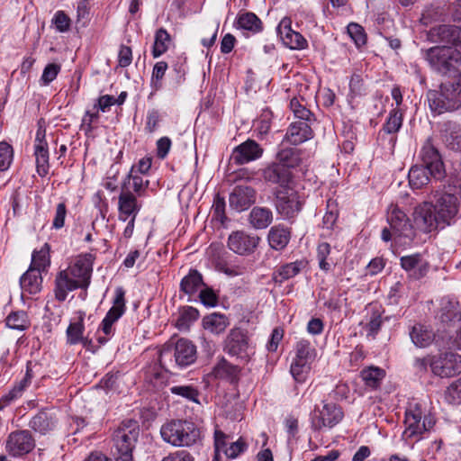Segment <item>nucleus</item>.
Returning a JSON list of instances; mask_svg holds the SVG:
<instances>
[{
  "instance_id": "obj_1",
  "label": "nucleus",
  "mask_w": 461,
  "mask_h": 461,
  "mask_svg": "<svg viewBox=\"0 0 461 461\" xmlns=\"http://www.w3.org/2000/svg\"><path fill=\"white\" fill-rule=\"evenodd\" d=\"M427 101L431 113L440 115L461 108V77L442 82L438 89L427 92Z\"/></svg>"
},
{
  "instance_id": "obj_2",
  "label": "nucleus",
  "mask_w": 461,
  "mask_h": 461,
  "mask_svg": "<svg viewBox=\"0 0 461 461\" xmlns=\"http://www.w3.org/2000/svg\"><path fill=\"white\" fill-rule=\"evenodd\" d=\"M424 57L430 68L450 79L458 78L461 73L457 67L461 63L460 51L452 46H436L427 50Z\"/></svg>"
},
{
  "instance_id": "obj_3",
  "label": "nucleus",
  "mask_w": 461,
  "mask_h": 461,
  "mask_svg": "<svg viewBox=\"0 0 461 461\" xmlns=\"http://www.w3.org/2000/svg\"><path fill=\"white\" fill-rule=\"evenodd\" d=\"M140 425L134 420L122 421L113 436L115 461H133L132 451L140 436Z\"/></svg>"
},
{
  "instance_id": "obj_4",
  "label": "nucleus",
  "mask_w": 461,
  "mask_h": 461,
  "mask_svg": "<svg viewBox=\"0 0 461 461\" xmlns=\"http://www.w3.org/2000/svg\"><path fill=\"white\" fill-rule=\"evenodd\" d=\"M436 201L434 211L438 213V219L441 228L450 225L459 215L461 210V189L457 186H444L443 190L435 194Z\"/></svg>"
},
{
  "instance_id": "obj_5",
  "label": "nucleus",
  "mask_w": 461,
  "mask_h": 461,
  "mask_svg": "<svg viewBox=\"0 0 461 461\" xmlns=\"http://www.w3.org/2000/svg\"><path fill=\"white\" fill-rule=\"evenodd\" d=\"M196 359V348L188 339H179L175 346L164 348L158 361L162 367L168 370L174 366L185 367L193 364Z\"/></svg>"
},
{
  "instance_id": "obj_6",
  "label": "nucleus",
  "mask_w": 461,
  "mask_h": 461,
  "mask_svg": "<svg viewBox=\"0 0 461 461\" xmlns=\"http://www.w3.org/2000/svg\"><path fill=\"white\" fill-rule=\"evenodd\" d=\"M162 438L175 447H189L194 444L200 431L192 422L172 420L164 424L160 429Z\"/></svg>"
},
{
  "instance_id": "obj_7",
  "label": "nucleus",
  "mask_w": 461,
  "mask_h": 461,
  "mask_svg": "<svg viewBox=\"0 0 461 461\" xmlns=\"http://www.w3.org/2000/svg\"><path fill=\"white\" fill-rule=\"evenodd\" d=\"M223 351L244 362H248L254 354L247 333L240 329H231L223 340Z\"/></svg>"
},
{
  "instance_id": "obj_8",
  "label": "nucleus",
  "mask_w": 461,
  "mask_h": 461,
  "mask_svg": "<svg viewBox=\"0 0 461 461\" xmlns=\"http://www.w3.org/2000/svg\"><path fill=\"white\" fill-rule=\"evenodd\" d=\"M35 445V439L28 429L12 431L5 442V451L13 457H22L29 454Z\"/></svg>"
},
{
  "instance_id": "obj_9",
  "label": "nucleus",
  "mask_w": 461,
  "mask_h": 461,
  "mask_svg": "<svg viewBox=\"0 0 461 461\" xmlns=\"http://www.w3.org/2000/svg\"><path fill=\"white\" fill-rule=\"evenodd\" d=\"M125 292L122 287H118L115 290V298L112 308L108 311L105 317L102 321L101 330L106 338L98 337V342L104 344L108 341L109 338L113 335V325L116 322L125 312Z\"/></svg>"
},
{
  "instance_id": "obj_10",
  "label": "nucleus",
  "mask_w": 461,
  "mask_h": 461,
  "mask_svg": "<svg viewBox=\"0 0 461 461\" xmlns=\"http://www.w3.org/2000/svg\"><path fill=\"white\" fill-rule=\"evenodd\" d=\"M429 366L435 375L452 377L461 373V356L446 352L431 357Z\"/></svg>"
},
{
  "instance_id": "obj_11",
  "label": "nucleus",
  "mask_w": 461,
  "mask_h": 461,
  "mask_svg": "<svg viewBox=\"0 0 461 461\" xmlns=\"http://www.w3.org/2000/svg\"><path fill=\"white\" fill-rule=\"evenodd\" d=\"M276 207L284 218H294L302 209V201L298 193L289 187L280 188L276 192Z\"/></svg>"
},
{
  "instance_id": "obj_12",
  "label": "nucleus",
  "mask_w": 461,
  "mask_h": 461,
  "mask_svg": "<svg viewBox=\"0 0 461 461\" xmlns=\"http://www.w3.org/2000/svg\"><path fill=\"white\" fill-rule=\"evenodd\" d=\"M94 256L92 254L80 255L72 265L66 268V271L80 283L82 288H86L90 284Z\"/></svg>"
},
{
  "instance_id": "obj_13",
  "label": "nucleus",
  "mask_w": 461,
  "mask_h": 461,
  "mask_svg": "<svg viewBox=\"0 0 461 461\" xmlns=\"http://www.w3.org/2000/svg\"><path fill=\"white\" fill-rule=\"evenodd\" d=\"M343 418L341 409L332 402H324L321 410H316L312 418V426L316 429L332 428Z\"/></svg>"
},
{
  "instance_id": "obj_14",
  "label": "nucleus",
  "mask_w": 461,
  "mask_h": 461,
  "mask_svg": "<svg viewBox=\"0 0 461 461\" xmlns=\"http://www.w3.org/2000/svg\"><path fill=\"white\" fill-rule=\"evenodd\" d=\"M437 216L438 213L434 211V205L430 203H423L417 206L413 213L415 224L426 232L441 228V223Z\"/></svg>"
},
{
  "instance_id": "obj_15",
  "label": "nucleus",
  "mask_w": 461,
  "mask_h": 461,
  "mask_svg": "<svg viewBox=\"0 0 461 461\" xmlns=\"http://www.w3.org/2000/svg\"><path fill=\"white\" fill-rule=\"evenodd\" d=\"M259 238L249 235L243 230L232 232L228 239V247L230 250L239 255H249L258 247Z\"/></svg>"
},
{
  "instance_id": "obj_16",
  "label": "nucleus",
  "mask_w": 461,
  "mask_h": 461,
  "mask_svg": "<svg viewBox=\"0 0 461 461\" xmlns=\"http://www.w3.org/2000/svg\"><path fill=\"white\" fill-rule=\"evenodd\" d=\"M420 158L431 176L440 179L445 175L444 165L438 149L427 140L420 150Z\"/></svg>"
},
{
  "instance_id": "obj_17",
  "label": "nucleus",
  "mask_w": 461,
  "mask_h": 461,
  "mask_svg": "<svg viewBox=\"0 0 461 461\" xmlns=\"http://www.w3.org/2000/svg\"><path fill=\"white\" fill-rule=\"evenodd\" d=\"M387 221L393 233L399 237L411 239L412 228L406 214L396 205H391L387 211Z\"/></svg>"
},
{
  "instance_id": "obj_18",
  "label": "nucleus",
  "mask_w": 461,
  "mask_h": 461,
  "mask_svg": "<svg viewBox=\"0 0 461 461\" xmlns=\"http://www.w3.org/2000/svg\"><path fill=\"white\" fill-rule=\"evenodd\" d=\"M263 149L253 140H247L234 148L230 159L237 165H244L259 158Z\"/></svg>"
},
{
  "instance_id": "obj_19",
  "label": "nucleus",
  "mask_w": 461,
  "mask_h": 461,
  "mask_svg": "<svg viewBox=\"0 0 461 461\" xmlns=\"http://www.w3.org/2000/svg\"><path fill=\"white\" fill-rule=\"evenodd\" d=\"M400 262L408 277L413 280L423 278L429 269L428 261L419 253L403 256L400 258Z\"/></svg>"
},
{
  "instance_id": "obj_20",
  "label": "nucleus",
  "mask_w": 461,
  "mask_h": 461,
  "mask_svg": "<svg viewBox=\"0 0 461 461\" xmlns=\"http://www.w3.org/2000/svg\"><path fill=\"white\" fill-rule=\"evenodd\" d=\"M262 177L267 183L286 188L292 180L293 175L291 170L275 160L262 169Z\"/></svg>"
},
{
  "instance_id": "obj_21",
  "label": "nucleus",
  "mask_w": 461,
  "mask_h": 461,
  "mask_svg": "<svg viewBox=\"0 0 461 461\" xmlns=\"http://www.w3.org/2000/svg\"><path fill=\"white\" fill-rule=\"evenodd\" d=\"M277 32L284 44L290 49L303 50L306 48L307 41L301 33L292 30L291 20L289 18L281 20L277 27Z\"/></svg>"
},
{
  "instance_id": "obj_22",
  "label": "nucleus",
  "mask_w": 461,
  "mask_h": 461,
  "mask_svg": "<svg viewBox=\"0 0 461 461\" xmlns=\"http://www.w3.org/2000/svg\"><path fill=\"white\" fill-rule=\"evenodd\" d=\"M440 136L446 148L454 152H461V125L447 121L441 124Z\"/></svg>"
},
{
  "instance_id": "obj_23",
  "label": "nucleus",
  "mask_w": 461,
  "mask_h": 461,
  "mask_svg": "<svg viewBox=\"0 0 461 461\" xmlns=\"http://www.w3.org/2000/svg\"><path fill=\"white\" fill-rule=\"evenodd\" d=\"M256 201L255 190L248 185H237L230 194V207L241 212L249 207Z\"/></svg>"
},
{
  "instance_id": "obj_24",
  "label": "nucleus",
  "mask_w": 461,
  "mask_h": 461,
  "mask_svg": "<svg viewBox=\"0 0 461 461\" xmlns=\"http://www.w3.org/2000/svg\"><path fill=\"white\" fill-rule=\"evenodd\" d=\"M421 415L422 413L419 407L406 411L404 420L406 429L402 434L403 438H411L420 437L428 429L425 420L421 422Z\"/></svg>"
},
{
  "instance_id": "obj_25",
  "label": "nucleus",
  "mask_w": 461,
  "mask_h": 461,
  "mask_svg": "<svg viewBox=\"0 0 461 461\" xmlns=\"http://www.w3.org/2000/svg\"><path fill=\"white\" fill-rule=\"evenodd\" d=\"M77 288H82L80 283L71 276L66 269L59 271L55 278L54 294L55 298L63 302L68 296V293Z\"/></svg>"
},
{
  "instance_id": "obj_26",
  "label": "nucleus",
  "mask_w": 461,
  "mask_h": 461,
  "mask_svg": "<svg viewBox=\"0 0 461 461\" xmlns=\"http://www.w3.org/2000/svg\"><path fill=\"white\" fill-rule=\"evenodd\" d=\"M77 288H82L80 283L71 276L66 269L59 271L55 278L54 294L55 298L63 302L68 296V293Z\"/></svg>"
},
{
  "instance_id": "obj_27",
  "label": "nucleus",
  "mask_w": 461,
  "mask_h": 461,
  "mask_svg": "<svg viewBox=\"0 0 461 461\" xmlns=\"http://www.w3.org/2000/svg\"><path fill=\"white\" fill-rule=\"evenodd\" d=\"M44 138L45 131L39 129L35 138L34 155L37 172L41 176H46L49 171V151Z\"/></svg>"
},
{
  "instance_id": "obj_28",
  "label": "nucleus",
  "mask_w": 461,
  "mask_h": 461,
  "mask_svg": "<svg viewBox=\"0 0 461 461\" xmlns=\"http://www.w3.org/2000/svg\"><path fill=\"white\" fill-rule=\"evenodd\" d=\"M430 36L433 41L443 44L461 45V29L455 25L444 24L434 28L430 31Z\"/></svg>"
},
{
  "instance_id": "obj_29",
  "label": "nucleus",
  "mask_w": 461,
  "mask_h": 461,
  "mask_svg": "<svg viewBox=\"0 0 461 461\" xmlns=\"http://www.w3.org/2000/svg\"><path fill=\"white\" fill-rule=\"evenodd\" d=\"M313 131L309 122L297 121L289 126L285 139L292 145H299L312 139Z\"/></svg>"
},
{
  "instance_id": "obj_30",
  "label": "nucleus",
  "mask_w": 461,
  "mask_h": 461,
  "mask_svg": "<svg viewBox=\"0 0 461 461\" xmlns=\"http://www.w3.org/2000/svg\"><path fill=\"white\" fill-rule=\"evenodd\" d=\"M119 219L127 221L129 217L136 218L140 204L138 203L136 196L130 191L122 192L118 197Z\"/></svg>"
},
{
  "instance_id": "obj_31",
  "label": "nucleus",
  "mask_w": 461,
  "mask_h": 461,
  "mask_svg": "<svg viewBox=\"0 0 461 461\" xmlns=\"http://www.w3.org/2000/svg\"><path fill=\"white\" fill-rule=\"evenodd\" d=\"M57 424L56 413L52 410H44L33 416L29 423L32 429L42 435L52 430Z\"/></svg>"
},
{
  "instance_id": "obj_32",
  "label": "nucleus",
  "mask_w": 461,
  "mask_h": 461,
  "mask_svg": "<svg viewBox=\"0 0 461 461\" xmlns=\"http://www.w3.org/2000/svg\"><path fill=\"white\" fill-rule=\"evenodd\" d=\"M41 271L29 267V269L21 276L20 285L23 292L30 294H38L42 287V277Z\"/></svg>"
},
{
  "instance_id": "obj_33",
  "label": "nucleus",
  "mask_w": 461,
  "mask_h": 461,
  "mask_svg": "<svg viewBox=\"0 0 461 461\" xmlns=\"http://www.w3.org/2000/svg\"><path fill=\"white\" fill-rule=\"evenodd\" d=\"M410 337L416 347L426 348L434 341L435 333L429 326L416 323L410 330Z\"/></svg>"
},
{
  "instance_id": "obj_34",
  "label": "nucleus",
  "mask_w": 461,
  "mask_h": 461,
  "mask_svg": "<svg viewBox=\"0 0 461 461\" xmlns=\"http://www.w3.org/2000/svg\"><path fill=\"white\" fill-rule=\"evenodd\" d=\"M272 221L273 212L269 208L255 206L249 212V222L254 229H266Z\"/></svg>"
},
{
  "instance_id": "obj_35",
  "label": "nucleus",
  "mask_w": 461,
  "mask_h": 461,
  "mask_svg": "<svg viewBox=\"0 0 461 461\" xmlns=\"http://www.w3.org/2000/svg\"><path fill=\"white\" fill-rule=\"evenodd\" d=\"M229 325L230 321L224 314L213 312L203 318V329L215 335L224 332Z\"/></svg>"
},
{
  "instance_id": "obj_36",
  "label": "nucleus",
  "mask_w": 461,
  "mask_h": 461,
  "mask_svg": "<svg viewBox=\"0 0 461 461\" xmlns=\"http://www.w3.org/2000/svg\"><path fill=\"white\" fill-rule=\"evenodd\" d=\"M302 152L295 148H283L276 153V160L285 167L291 170L298 167L302 162Z\"/></svg>"
},
{
  "instance_id": "obj_37",
  "label": "nucleus",
  "mask_w": 461,
  "mask_h": 461,
  "mask_svg": "<svg viewBox=\"0 0 461 461\" xmlns=\"http://www.w3.org/2000/svg\"><path fill=\"white\" fill-rule=\"evenodd\" d=\"M267 238L270 247L274 249L280 250L288 244L291 233L287 228L278 225L270 229Z\"/></svg>"
},
{
  "instance_id": "obj_38",
  "label": "nucleus",
  "mask_w": 461,
  "mask_h": 461,
  "mask_svg": "<svg viewBox=\"0 0 461 461\" xmlns=\"http://www.w3.org/2000/svg\"><path fill=\"white\" fill-rule=\"evenodd\" d=\"M429 171L425 166L415 165L411 167L408 179L409 184L413 189H420L426 185L429 181Z\"/></svg>"
},
{
  "instance_id": "obj_39",
  "label": "nucleus",
  "mask_w": 461,
  "mask_h": 461,
  "mask_svg": "<svg viewBox=\"0 0 461 461\" xmlns=\"http://www.w3.org/2000/svg\"><path fill=\"white\" fill-rule=\"evenodd\" d=\"M240 371V370L238 366L228 362L223 357L213 367V374L215 377L227 379L230 382H234L238 378Z\"/></svg>"
},
{
  "instance_id": "obj_40",
  "label": "nucleus",
  "mask_w": 461,
  "mask_h": 461,
  "mask_svg": "<svg viewBox=\"0 0 461 461\" xmlns=\"http://www.w3.org/2000/svg\"><path fill=\"white\" fill-rule=\"evenodd\" d=\"M238 28L249 31L253 33L259 32L262 30L261 20L251 12H243L237 17Z\"/></svg>"
},
{
  "instance_id": "obj_41",
  "label": "nucleus",
  "mask_w": 461,
  "mask_h": 461,
  "mask_svg": "<svg viewBox=\"0 0 461 461\" xmlns=\"http://www.w3.org/2000/svg\"><path fill=\"white\" fill-rule=\"evenodd\" d=\"M202 285L203 278L201 274L197 270H190L188 275L182 279L180 289L185 294L192 295L195 294Z\"/></svg>"
},
{
  "instance_id": "obj_42",
  "label": "nucleus",
  "mask_w": 461,
  "mask_h": 461,
  "mask_svg": "<svg viewBox=\"0 0 461 461\" xmlns=\"http://www.w3.org/2000/svg\"><path fill=\"white\" fill-rule=\"evenodd\" d=\"M50 264V246L45 243L41 249L34 250L32 255V262L30 267L44 272Z\"/></svg>"
},
{
  "instance_id": "obj_43",
  "label": "nucleus",
  "mask_w": 461,
  "mask_h": 461,
  "mask_svg": "<svg viewBox=\"0 0 461 461\" xmlns=\"http://www.w3.org/2000/svg\"><path fill=\"white\" fill-rule=\"evenodd\" d=\"M302 266L303 263L299 261L281 266L273 274L274 281L276 283H283L284 281L295 276L301 271Z\"/></svg>"
},
{
  "instance_id": "obj_44",
  "label": "nucleus",
  "mask_w": 461,
  "mask_h": 461,
  "mask_svg": "<svg viewBox=\"0 0 461 461\" xmlns=\"http://www.w3.org/2000/svg\"><path fill=\"white\" fill-rule=\"evenodd\" d=\"M198 311L191 306L183 307L179 311V316L176 321V326L180 330H187L190 325L198 319Z\"/></svg>"
},
{
  "instance_id": "obj_45",
  "label": "nucleus",
  "mask_w": 461,
  "mask_h": 461,
  "mask_svg": "<svg viewBox=\"0 0 461 461\" xmlns=\"http://www.w3.org/2000/svg\"><path fill=\"white\" fill-rule=\"evenodd\" d=\"M384 375V370L376 366H369L361 371L362 379L371 388L378 387Z\"/></svg>"
},
{
  "instance_id": "obj_46",
  "label": "nucleus",
  "mask_w": 461,
  "mask_h": 461,
  "mask_svg": "<svg viewBox=\"0 0 461 461\" xmlns=\"http://www.w3.org/2000/svg\"><path fill=\"white\" fill-rule=\"evenodd\" d=\"M171 38L168 32L163 28L158 29L155 34V41L152 50L153 57L158 58L164 54L167 50Z\"/></svg>"
},
{
  "instance_id": "obj_47",
  "label": "nucleus",
  "mask_w": 461,
  "mask_h": 461,
  "mask_svg": "<svg viewBox=\"0 0 461 461\" xmlns=\"http://www.w3.org/2000/svg\"><path fill=\"white\" fill-rule=\"evenodd\" d=\"M444 399L448 404H461V377L448 384L444 392Z\"/></svg>"
},
{
  "instance_id": "obj_48",
  "label": "nucleus",
  "mask_w": 461,
  "mask_h": 461,
  "mask_svg": "<svg viewBox=\"0 0 461 461\" xmlns=\"http://www.w3.org/2000/svg\"><path fill=\"white\" fill-rule=\"evenodd\" d=\"M6 325L14 330H26L29 327L26 312L20 311L10 313L6 318Z\"/></svg>"
},
{
  "instance_id": "obj_49",
  "label": "nucleus",
  "mask_w": 461,
  "mask_h": 461,
  "mask_svg": "<svg viewBox=\"0 0 461 461\" xmlns=\"http://www.w3.org/2000/svg\"><path fill=\"white\" fill-rule=\"evenodd\" d=\"M402 124V113L400 109L394 108L390 112L389 117L384 123L383 130L388 134L395 133L400 130Z\"/></svg>"
},
{
  "instance_id": "obj_50",
  "label": "nucleus",
  "mask_w": 461,
  "mask_h": 461,
  "mask_svg": "<svg viewBox=\"0 0 461 461\" xmlns=\"http://www.w3.org/2000/svg\"><path fill=\"white\" fill-rule=\"evenodd\" d=\"M314 349L311 348V344L307 340H301L297 342L295 347V357L294 359L299 362L311 363L313 356Z\"/></svg>"
},
{
  "instance_id": "obj_51",
  "label": "nucleus",
  "mask_w": 461,
  "mask_h": 461,
  "mask_svg": "<svg viewBox=\"0 0 461 461\" xmlns=\"http://www.w3.org/2000/svg\"><path fill=\"white\" fill-rule=\"evenodd\" d=\"M310 370V364L306 362H299L298 360H293L290 366V373L294 379L298 383H303L305 381L307 374Z\"/></svg>"
},
{
  "instance_id": "obj_52",
  "label": "nucleus",
  "mask_w": 461,
  "mask_h": 461,
  "mask_svg": "<svg viewBox=\"0 0 461 461\" xmlns=\"http://www.w3.org/2000/svg\"><path fill=\"white\" fill-rule=\"evenodd\" d=\"M83 319L77 322L70 323L67 329L68 342L71 345H75L82 341L84 332Z\"/></svg>"
},
{
  "instance_id": "obj_53",
  "label": "nucleus",
  "mask_w": 461,
  "mask_h": 461,
  "mask_svg": "<svg viewBox=\"0 0 461 461\" xmlns=\"http://www.w3.org/2000/svg\"><path fill=\"white\" fill-rule=\"evenodd\" d=\"M14 157V150L11 145L5 141L0 142V170L5 171L9 168Z\"/></svg>"
},
{
  "instance_id": "obj_54",
  "label": "nucleus",
  "mask_w": 461,
  "mask_h": 461,
  "mask_svg": "<svg viewBox=\"0 0 461 461\" xmlns=\"http://www.w3.org/2000/svg\"><path fill=\"white\" fill-rule=\"evenodd\" d=\"M348 33L357 47L366 43V35L361 25L355 23H349L348 25Z\"/></svg>"
},
{
  "instance_id": "obj_55",
  "label": "nucleus",
  "mask_w": 461,
  "mask_h": 461,
  "mask_svg": "<svg viewBox=\"0 0 461 461\" xmlns=\"http://www.w3.org/2000/svg\"><path fill=\"white\" fill-rule=\"evenodd\" d=\"M173 394L182 396L193 402H197L198 392L191 385H176L170 387Z\"/></svg>"
},
{
  "instance_id": "obj_56",
  "label": "nucleus",
  "mask_w": 461,
  "mask_h": 461,
  "mask_svg": "<svg viewBox=\"0 0 461 461\" xmlns=\"http://www.w3.org/2000/svg\"><path fill=\"white\" fill-rule=\"evenodd\" d=\"M330 245L327 242H322L318 245L317 258L320 268L322 270L328 271L330 267V264L327 261V258L330 254Z\"/></svg>"
},
{
  "instance_id": "obj_57",
  "label": "nucleus",
  "mask_w": 461,
  "mask_h": 461,
  "mask_svg": "<svg viewBox=\"0 0 461 461\" xmlns=\"http://www.w3.org/2000/svg\"><path fill=\"white\" fill-rule=\"evenodd\" d=\"M290 107L295 117L299 119V121L310 122L312 113L310 110L305 108L303 104L299 103L296 98H294L290 102Z\"/></svg>"
},
{
  "instance_id": "obj_58",
  "label": "nucleus",
  "mask_w": 461,
  "mask_h": 461,
  "mask_svg": "<svg viewBox=\"0 0 461 461\" xmlns=\"http://www.w3.org/2000/svg\"><path fill=\"white\" fill-rule=\"evenodd\" d=\"M167 69V64L165 61L157 62L152 70L151 84L158 89L161 86V79Z\"/></svg>"
},
{
  "instance_id": "obj_59",
  "label": "nucleus",
  "mask_w": 461,
  "mask_h": 461,
  "mask_svg": "<svg viewBox=\"0 0 461 461\" xmlns=\"http://www.w3.org/2000/svg\"><path fill=\"white\" fill-rule=\"evenodd\" d=\"M60 71V65L50 63L48 64L44 69L41 77L42 85L47 86L52 82Z\"/></svg>"
},
{
  "instance_id": "obj_60",
  "label": "nucleus",
  "mask_w": 461,
  "mask_h": 461,
  "mask_svg": "<svg viewBox=\"0 0 461 461\" xmlns=\"http://www.w3.org/2000/svg\"><path fill=\"white\" fill-rule=\"evenodd\" d=\"M52 21L60 32H68L70 28V19L63 11H58Z\"/></svg>"
},
{
  "instance_id": "obj_61",
  "label": "nucleus",
  "mask_w": 461,
  "mask_h": 461,
  "mask_svg": "<svg viewBox=\"0 0 461 461\" xmlns=\"http://www.w3.org/2000/svg\"><path fill=\"white\" fill-rule=\"evenodd\" d=\"M349 89L352 97L361 95L365 92L363 78L360 75H352L349 82Z\"/></svg>"
},
{
  "instance_id": "obj_62",
  "label": "nucleus",
  "mask_w": 461,
  "mask_h": 461,
  "mask_svg": "<svg viewBox=\"0 0 461 461\" xmlns=\"http://www.w3.org/2000/svg\"><path fill=\"white\" fill-rule=\"evenodd\" d=\"M245 449L246 443L240 438L236 442H232L228 448L224 449V453L229 458H236Z\"/></svg>"
},
{
  "instance_id": "obj_63",
  "label": "nucleus",
  "mask_w": 461,
  "mask_h": 461,
  "mask_svg": "<svg viewBox=\"0 0 461 461\" xmlns=\"http://www.w3.org/2000/svg\"><path fill=\"white\" fill-rule=\"evenodd\" d=\"M212 210H213V217L219 221L220 222L223 223L225 220V202L224 199L216 197L213 204H212Z\"/></svg>"
},
{
  "instance_id": "obj_64",
  "label": "nucleus",
  "mask_w": 461,
  "mask_h": 461,
  "mask_svg": "<svg viewBox=\"0 0 461 461\" xmlns=\"http://www.w3.org/2000/svg\"><path fill=\"white\" fill-rule=\"evenodd\" d=\"M160 122V114L157 110H150L147 114L146 130L149 132H154Z\"/></svg>"
}]
</instances>
